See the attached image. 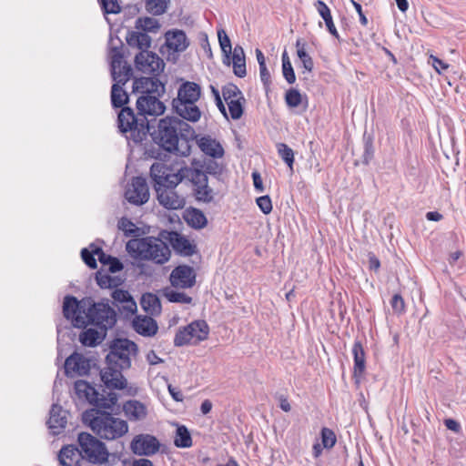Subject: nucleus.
<instances>
[{
	"mask_svg": "<svg viewBox=\"0 0 466 466\" xmlns=\"http://www.w3.org/2000/svg\"><path fill=\"white\" fill-rule=\"evenodd\" d=\"M257 205L260 208V210L265 214L268 215L272 211V202L269 196L265 195L261 196L257 198L256 200Z\"/></svg>",
	"mask_w": 466,
	"mask_h": 466,
	"instance_id": "obj_53",
	"label": "nucleus"
},
{
	"mask_svg": "<svg viewBox=\"0 0 466 466\" xmlns=\"http://www.w3.org/2000/svg\"><path fill=\"white\" fill-rule=\"evenodd\" d=\"M67 412L58 404H53L46 422L52 435L56 436L64 431L67 424Z\"/></svg>",
	"mask_w": 466,
	"mask_h": 466,
	"instance_id": "obj_19",
	"label": "nucleus"
},
{
	"mask_svg": "<svg viewBox=\"0 0 466 466\" xmlns=\"http://www.w3.org/2000/svg\"><path fill=\"white\" fill-rule=\"evenodd\" d=\"M159 97L154 95L140 96L137 100V114L131 107L121 109L117 115L119 131L123 134L129 132V138L136 144L145 140L150 131L147 116H159L166 110Z\"/></svg>",
	"mask_w": 466,
	"mask_h": 466,
	"instance_id": "obj_2",
	"label": "nucleus"
},
{
	"mask_svg": "<svg viewBox=\"0 0 466 466\" xmlns=\"http://www.w3.org/2000/svg\"><path fill=\"white\" fill-rule=\"evenodd\" d=\"M150 60L151 59H149V58L147 59V57L142 59V61L137 60V55L135 57V63H136L137 68L144 73H148Z\"/></svg>",
	"mask_w": 466,
	"mask_h": 466,
	"instance_id": "obj_62",
	"label": "nucleus"
},
{
	"mask_svg": "<svg viewBox=\"0 0 466 466\" xmlns=\"http://www.w3.org/2000/svg\"><path fill=\"white\" fill-rule=\"evenodd\" d=\"M149 77L136 78L133 82V92L141 93L146 95V87H147V81Z\"/></svg>",
	"mask_w": 466,
	"mask_h": 466,
	"instance_id": "obj_54",
	"label": "nucleus"
},
{
	"mask_svg": "<svg viewBox=\"0 0 466 466\" xmlns=\"http://www.w3.org/2000/svg\"><path fill=\"white\" fill-rule=\"evenodd\" d=\"M160 237L167 241L175 252L180 256L189 257L197 251L196 245L177 231H162Z\"/></svg>",
	"mask_w": 466,
	"mask_h": 466,
	"instance_id": "obj_14",
	"label": "nucleus"
},
{
	"mask_svg": "<svg viewBox=\"0 0 466 466\" xmlns=\"http://www.w3.org/2000/svg\"><path fill=\"white\" fill-rule=\"evenodd\" d=\"M176 187L171 185L156 191L159 204L167 209H180L185 206V198L177 192Z\"/></svg>",
	"mask_w": 466,
	"mask_h": 466,
	"instance_id": "obj_17",
	"label": "nucleus"
},
{
	"mask_svg": "<svg viewBox=\"0 0 466 466\" xmlns=\"http://www.w3.org/2000/svg\"><path fill=\"white\" fill-rule=\"evenodd\" d=\"M108 265V271L111 273H116L123 269V263L116 257H113V259L110 260Z\"/></svg>",
	"mask_w": 466,
	"mask_h": 466,
	"instance_id": "obj_59",
	"label": "nucleus"
},
{
	"mask_svg": "<svg viewBox=\"0 0 466 466\" xmlns=\"http://www.w3.org/2000/svg\"><path fill=\"white\" fill-rule=\"evenodd\" d=\"M95 253L102 265H107L113 259L111 255L106 254L101 248H95Z\"/></svg>",
	"mask_w": 466,
	"mask_h": 466,
	"instance_id": "obj_58",
	"label": "nucleus"
},
{
	"mask_svg": "<svg viewBox=\"0 0 466 466\" xmlns=\"http://www.w3.org/2000/svg\"><path fill=\"white\" fill-rule=\"evenodd\" d=\"M170 5V0H145L146 10L153 15L165 14Z\"/></svg>",
	"mask_w": 466,
	"mask_h": 466,
	"instance_id": "obj_36",
	"label": "nucleus"
},
{
	"mask_svg": "<svg viewBox=\"0 0 466 466\" xmlns=\"http://www.w3.org/2000/svg\"><path fill=\"white\" fill-rule=\"evenodd\" d=\"M112 298L114 299V300L116 301H118V302H121V303H126L129 299H131V295L129 294L128 291L127 290H123V289H115L113 292H112Z\"/></svg>",
	"mask_w": 466,
	"mask_h": 466,
	"instance_id": "obj_56",
	"label": "nucleus"
},
{
	"mask_svg": "<svg viewBox=\"0 0 466 466\" xmlns=\"http://www.w3.org/2000/svg\"><path fill=\"white\" fill-rule=\"evenodd\" d=\"M174 443L178 448H189L192 445L191 435L187 427H177Z\"/></svg>",
	"mask_w": 466,
	"mask_h": 466,
	"instance_id": "obj_39",
	"label": "nucleus"
},
{
	"mask_svg": "<svg viewBox=\"0 0 466 466\" xmlns=\"http://www.w3.org/2000/svg\"><path fill=\"white\" fill-rule=\"evenodd\" d=\"M285 102L289 107H297L302 102V96L296 88H289L285 94Z\"/></svg>",
	"mask_w": 466,
	"mask_h": 466,
	"instance_id": "obj_46",
	"label": "nucleus"
},
{
	"mask_svg": "<svg viewBox=\"0 0 466 466\" xmlns=\"http://www.w3.org/2000/svg\"><path fill=\"white\" fill-rule=\"evenodd\" d=\"M390 306L396 314H402L405 311V302L400 294H395L391 298Z\"/></svg>",
	"mask_w": 466,
	"mask_h": 466,
	"instance_id": "obj_51",
	"label": "nucleus"
},
{
	"mask_svg": "<svg viewBox=\"0 0 466 466\" xmlns=\"http://www.w3.org/2000/svg\"><path fill=\"white\" fill-rule=\"evenodd\" d=\"M136 28L143 32L156 33L160 28L159 22L154 17H139L136 21Z\"/></svg>",
	"mask_w": 466,
	"mask_h": 466,
	"instance_id": "obj_37",
	"label": "nucleus"
},
{
	"mask_svg": "<svg viewBox=\"0 0 466 466\" xmlns=\"http://www.w3.org/2000/svg\"><path fill=\"white\" fill-rule=\"evenodd\" d=\"M252 179H253V185L257 191L263 192L264 191V186L262 182V178L260 174L258 171L252 172Z\"/></svg>",
	"mask_w": 466,
	"mask_h": 466,
	"instance_id": "obj_61",
	"label": "nucleus"
},
{
	"mask_svg": "<svg viewBox=\"0 0 466 466\" xmlns=\"http://www.w3.org/2000/svg\"><path fill=\"white\" fill-rule=\"evenodd\" d=\"M163 239L151 236L134 238L127 242L126 250L134 259L148 260L163 265L171 257V250Z\"/></svg>",
	"mask_w": 466,
	"mask_h": 466,
	"instance_id": "obj_5",
	"label": "nucleus"
},
{
	"mask_svg": "<svg viewBox=\"0 0 466 466\" xmlns=\"http://www.w3.org/2000/svg\"><path fill=\"white\" fill-rule=\"evenodd\" d=\"M131 451L139 456H151L156 454L160 448L158 440L150 434L137 435L131 441Z\"/></svg>",
	"mask_w": 466,
	"mask_h": 466,
	"instance_id": "obj_15",
	"label": "nucleus"
},
{
	"mask_svg": "<svg viewBox=\"0 0 466 466\" xmlns=\"http://www.w3.org/2000/svg\"><path fill=\"white\" fill-rule=\"evenodd\" d=\"M209 328L205 320H195L179 329L176 333L174 344L181 347L187 344H198L208 339Z\"/></svg>",
	"mask_w": 466,
	"mask_h": 466,
	"instance_id": "obj_12",
	"label": "nucleus"
},
{
	"mask_svg": "<svg viewBox=\"0 0 466 466\" xmlns=\"http://www.w3.org/2000/svg\"><path fill=\"white\" fill-rule=\"evenodd\" d=\"M90 370V360L84 355L74 352L65 361V372L67 376H85Z\"/></svg>",
	"mask_w": 466,
	"mask_h": 466,
	"instance_id": "obj_18",
	"label": "nucleus"
},
{
	"mask_svg": "<svg viewBox=\"0 0 466 466\" xmlns=\"http://www.w3.org/2000/svg\"><path fill=\"white\" fill-rule=\"evenodd\" d=\"M99 2L105 14H118L121 12L117 0H100Z\"/></svg>",
	"mask_w": 466,
	"mask_h": 466,
	"instance_id": "obj_48",
	"label": "nucleus"
},
{
	"mask_svg": "<svg viewBox=\"0 0 466 466\" xmlns=\"http://www.w3.org/2000/svg\"><path fill=\"white\" fill-rule=\"evenodd\" d=\"M127 200L134 205L140 206L147 202L149 189L147 180L142 177H133L131 184L125 192Z\"/></svg>",
	"mask_w": 466,
	"mask_h": 466,
	"instance_id": "obj_13",
	"label": "nucleus"
},
{
	"mask_svg": "<svg viewBox=\"0 0 466 466\" xmlns=\"http://www.w3.org/2000/svg\"><path fill=\"white\" fill-rule=\"evenodd\" d=\"M218 37L222 53L225 56L224 64L230 65L229 56L232 53V46L229 37L223 29L218 30Z\"/></svg>",
	"mask_w": 466,
	"mask_h": 466,
	"instance_id": "obj_38",
	"label": "nucleus"
},
{
	"mask_svg": "<svg viewBox=\"0 0 466 466\" xmlns=\"http://www.w3.org/2000/svg\"><path fill=\"white\" fill-rule=\"evenodd\" d=\"M222 96L224 100L228 103L230 100L243 99V94L240 89L234 84H227L222 87Z\"/></svg>",
	"mask_w": 466,
	"mask_h": 466,
	"instance_id": "obj_45",
	"label": "nucleus"
},
{
	"mask_svg": "<svg viewBox=\"0 0 466 466\" xmlns=\"http://www.w3.org/2000/svg\"><path fill=\"white\" fill-rule=\"evenodd\" d=\"M277 148L279 156L289 166L290 171L292 172L294 164V151L284 143L278 144Z\"/></svg>",
	"mask_w": 466,
	"mask_h": 466,
	"instance_id": "obj_43",
	"label": "nucleus"
},
{
	"mask_svg": "<svg viewBox=\"0 0 466 466\" xmlns=\"http://www.w3.org/2000/svg\"><path fill=\"white\" fill-rule=\"evenodd\" d=\"M127 43L129 46L137 47L141 52H147L151 46V37L146 32L130 31L126 36Z\"/></svg>",
	"mask_w": 466,
	"mask_h": 466,
	"instance_id": "obj_25",
	"label": "nucleus"
},
{
	"mask_svg": "<svg viewBox=\"0 0 466 466\" xmlns=\"http://www.w3.org/2000/svg\"><path fill=\"white\" fill-rule=\"evenodd\" d=\"M117 402V396L114 392H109L107 394V398L101 395V398L98 397V400L96 401V405L103 407V408H111L112 406L116 405Z\"/></svg>",
	"mask_w": 466,
	"mask_h": 466,
	"instance_id": "obj_52",
	"label": "nucleus"
},
{
	"mask_svg": "<svg viewBox=\"0 0 466 466\" xmlns=\"http://www.w3.org/2000/svg\"><path fill=\"white\" fill-rule=\"evenodd\" d=\"M314 6L319 15L325 21L328 31L335 36L337 39L339 38V35L333 23L332 15L329 7L321 0H318L314 3Z\"/></svg>",
	"mask_w": 466,
	"mask_h": 466,
	"instance_id": "obj_28",
	"label": "nucleus"
},
{
	"mask_svg": "<svg viewBox=\"0 0 466 466\" xmlns=\"http://www.w3.org/2000/svg\"><path fill=\"white\" fill-rule=\"evenodd\" d=\"M198 146L200 150L214 158H220L224 156V149L219 142L209 136H205L198 140Z\"/></svg>",
	"mask_w": 466,
	"mask_h": 466,
	"instance_id": "obj_22",
	"label": "nucleus"
},
{
	"mask_svg": "<svg viewBox=\"0 0 466 466\" xmlns=\"http://www.w3.org/2000/svg\"><path fill=\"white\" fill-rule=\"evenodd\" d=\"M123 410L130 420H140L147 415L144 404L136 400L127 401L124 404Z\"/></svg>",
	"mask_w": 466,
	"mask_h": 466,
	"instance_id": "obj_27",
	"label": "nucleus"
},
{
	"mask_svg": "<svg viewBox=\"0 0 466 466\" xmlns=\"http://www.w3.org/2000/svg\"><path fill=\"white\" fill-rule=\"evenodd\" d=\"M374 157V147L370 137L364 138V152L362 155V162L368 165Z\"/></svg>",
	"mask_w": 466,
	"mask_h": 466,
	"instance_id": "obj_49",
	"label": "nucleus"
},
{
	"mask_svg": "<svg viewBox=\"0 0 466 466\" xmlns=\"http://www.w3.org/2000/svg\"><path fill=\"white\" fill-rule=\"evenodd\" d=\"M369 258V268L373 271H378L380 267V262L379 258L372 253L370 252L368 254Z\"/></svg>",
	"mask_w": 466,
	"mask_h": 466,
	"instance_id": "obj_63",
	"label": "nucleus"
},
{
	"mask_svg": "<svg viewBox=\"0 0 466 466\" xmlns=\"http://www.w3.org/2000/svg\"><path fill=\"white\" fill-rule=\"evenodd\" d=\"M259 75L265 88L268 89L269 87V85L271 84V80L270 73L268 70L266 65H262V66H259Z\"/></svg>",
	"mask_w": 466,
	"mask_h": 466,
	"instance_id": "obj_57",
	"label": "nucleus"
},
{
	"mask_svg": "<svg viewBox=\"0 0 466 466\" xmlns=\"http://www.w3.org/2000/svg\"><path fill=\"white\" fill-rule=\"evenodd\" d=\"M147 57V59L150 60L149 64V69L148 74H153L155 76L158 75L160 72L163 71L165 67L164 61L156 54L153 52H139L137 54V60H141Z\"/></svg>",
	"mask_w": 466,
	"mask_h": 466,
	"instance_id": "obj_33",
	"label": "nucleus"
},
{
	"mask_svg": "<svg viewBox=\"0 0 466 466\" xmlns=\"http://www.w3.org/2000/svg\"><path fill=\"white\" fill-rule=\"evenodd\" d=\"M84 419L86 421H89L92 431L101 439L116 440L128 431L126 420L116 418L108 412H96V416L86 413Z\"/></svg>",
	"mask_w": 466,
	"mask_h": 466,
	"instance_id": "obj_8",
	"label": "nucleus"
},
{
	"mask_svg": "<svg viewBox=\"0 0 466 466\" xmlns=\"http://www.w3.org/2000/svg\"><path fill=\"white\" fill-rule=\"evenodd\" d=\"M117 228L119 230L124 232L126 237L137 238L140 234V229L137 228L130 219L127 218H121L118 220Z\"/></svg>",
	"mask_w": 466,
	"mask_h": 466,
	"instance_id": "obj_41",
	"label": "nucleus"
},
{
	"mask_svg": "<svg viewBox=\"0 0 466 466\" xmlns=\"http://www.w3.org/2000/svg\"><path fill=\"white\" fill-rule=\"evenodd\" d=\"M337 439L334 431L329 428H322L321 430V442L322 446L326 449H331L336 444Z\"/></svg>",
	"mask_w": 466,
	"mask_h": 466,
	"instance_id": "obj_47",
	"label": "nucleus"
},
{
	"mask_svg": "<svg viewBox=\"0 0 466 466\" xmlns=\"http://www.w3.org/2000/svg\"><path fill=\"white\" fill-rule=\"evenodd\" d=\"M185 181L191 183L192 195L197 201L210 203L214 200V190L208 186V177L204 171L187 167Z\"/></svg>",
	"mask_w": 466,
	"mask_h": 466,
	"instance_id": "obj_11",
	"label": "nucleus"
},
{
	"mask_svg": "<svg viewBox=\"0 0 466 466\" xmlns=\"http://www.w3.org/2000/svg\"><path fill=\"white\" fill-rule=\"evenodd\" d=\"M147 360L150 365H157L164 361L153 350L147 354Z\"/></svg>",
	"mask_w": 466,
	"mask_h": 466,
	"instance_id": "obj_64",
	"label": "nucleus"
},
{
	"mask_svg": "<svg viewBox=\"0 0 466 466\" xmlns=\"http://www.w3.org/2000/svg\"><path fill=\"white\" fill-rule=\"evenodd\" d=\"M354 359L353 377L358 382L366 369V359L363 346L360 341H355L352 347Z\"/></svg>",
	"mask_w": 466,
	"mask_h": 466,
	"instance_id": "obj_24",
	"label": "nucleus"
},
{
	"mask_svg": "<svg viewBox=\"0 0 466 466\" xmlns=\"http://www.w3.org/2000/svg\"><path fill=\"white\" fill-rule=\"evenodd\" d=\"M164 296L169 302L173 303L190 304L192 302L191 297L184 292H179L170 288L164 289Z\"/></svg>",
	"mask_w": 466,
	"mask_h": 466,
	"instance_id": "obj_40",
	"label": "nucleus"
},
{
	"mask_svg": "<svg viewBox=\"0 0 466 466\" xmlns=\"http://www.w3.org/2000/svg\"><path fill=\"white\" fill-rule=\"evenodd\" d=\"M233 72L238 77H244L247 75L245 52L242 46H236L232 52Z\"/></svg>",
	"mask_w": 466,
	"mask_h": 466,
	"instance_id": "obj_30",
	"label": "nucleus"
},
{
	"mask_svg": "<svg viewBox=\"0 0 466 466\" xmlns=\"http://www.w3.org/2000/svg\"><path fill=\"white\" fill-rule=\"evenodd\" d=\"M140 305L142 309L148 314H159L161 311V303L158 297L152 293L142 295Z\"/></svg>",
	"mask_w": 466,
	"mask_h": 466,
	"instance_id": "obj_32",
	"label": "nucleus"
},
{
	"mask_svg": "<svg viewBox=\"0 0 466 466\" xmlns=\"http://www.w3.org/2000/svg\"><path fill=\"white\" fill-rule=\"evenodd\" d=\"M134 330L144 337H153L158 330L157 321L149 316L137 315L132 320Z\"/></svg>",
	"mask_w": 466,
	"mask_h": 466,
	"instance_id": "obj_20",
	"label": "nucleus"
},
{
	"mask_svg": "<svg viewBox=\"0 0 466 466\" xmlns=\"http://www.w3.org/2000/svg\"><path fill=\"white\" fill-rule=\"evenodd\" d=\"M63 315L71 320L75 328L85 329L94 325L106 331L115 326L116 313L108 303L96 302L92 298H83L78 300L76 297L67 295L64 298Z\"/></svg>",
	"mask_w": 466,
	"mask_h": 466,
	"instance_id": "obj_1",
	"label": "nucleus"
},
{
	"mask_svg": "<svg viewBox=\"0 0 466 466\" xmlns=\"http://www.w3.org/2000/svg\"><path fill=\"white\" fill-rule=\"evenodd\" d=\"M165 84L162 83L157 77H149L147 81V87H146V95H154L162 96L165 94Z\"/></svg>",
	"mask_w": 466,
	"mask_h": 466,
	"instance_id": "obj_42",
	"label": "nucleus"
},
{
	"mask_svg": "<svg viewBox=\"0 0 466 466\" xmlns=\"http://www.w3.org/2000/svg\"><path fill=\"white\" fill-rule=\"evenodd\" d=\"M58 460L63 466H81L82 461H85L78 445L74 444L62 447L58 453Z\"/></svg>",
	"mask_w": 466,
	"mask_h": 466,
	"instance_id": "obj_21",
	"label": "nucleus"
},
{
	"mask_svg": "<svg viewBox=\"0 0 466 466\" xmlns=\"http://www.w3.org/2000/svg\"><path fill=\"white\" fill-rule=\"evenodd\" d=\"M245 102L246 99L243 96V99L238 98L235 100H230L227 103L232 119L238 120L243 116Z\"/></svg>",
	"mask_w": 466,
	"mask_h": 466,
	"instance_id": "obj_44",
	"label": "nucleus"
},
{
	"mask_svg": "<svg viewBox=\"0 0 466 466\" xmlns=\"http://www.w3.org/2000/svg\"><path fill=\"white\" fill-rule=\"evenodd\" d=\"M187 167L168 166L162 162H156L150 167V177L154 181L156 191L169 186H177L185 181Z\"/></svg>",
	"mask_w": 466,
	"mask_h": 466,
	"instance_id": "obj_10",
	"label": "nucleus"
},
{
	"mask_svg": "<svg viewBox=\"0 0 466 466\" xmlns=\"http://www.w3.org/2000/svg\"><path fill=\"white\" fill-rule=\"evenodd\" d=\"M137 352V345L128 339L112 341L106 357V367L100 370L101 380L106 388L123 390L127 387L122 371L131 367V357H136Z\"/></svg>",
	"mask_w": 466,
	"mask_h": 466,
	"instance_id": "obj_3",
	"label": "nucleus"
},
{
	"mask_svg": "<svg viewBox=\"0 0 466 466\" xmlns=\"http://www.w3.org/2000/svg\"><path fill=\"white\" fill-rule=\"evenodd\" d=\"M350 2L352 4V5L354 6L355 10L357 11L359 16H360V22L362 25H368V19L366 17V15H364L363 11H362V7H361V5L354 0H350Z\"/></svg>",
	"mask_w": 466,
	"mask_h": 466,
	"instance_id": "obj_60",
	"label": "nucleus"
},
{
	"mask_svg": "<svg viewBox=\"0 0 466 466\" xmlns=\"http://www.w3.org/2000/svg\"><path fill=\"white\" fill-rule=\"evenodd\" d=\"M169 280L172 287L189 289L196 283V274L192 267L179 265L172 270Z\"/></svg>",
	"mask_w": 466,
	"mask_h": 466,
	"instance_id": "obj_16",
	"label": "nucleus"
},
{
	"mask_svg": "<svg viewBox=\"0 0 466 466\" xmlns=\"http://www.w3.org/2000/svg\"><path fill=\"white\" fill-rule=\"evenodd\" d=\"M166 43L169 49L176 52L185 51L189 43L187 35L182 30H173L166 33Z\"/></svg>",
	"mask_w": 466,
	"mask_h": 466,
	"instance_id": "obj_23",
	"label": "nucleus"
},
{
	"mask_svg": "<svg viewBox=\"0 0 466 466\" xmlns=\"http://www.w3.org/2000/svg\"><path fill=\"white\" fill-rule=\"evenodd\" d=\"M150 136L164 150L187 156L190 150L188 143L196 138V131L181 117L166 116L158 121Z\"/></svg>",
	"mask_w": 466,
	"mask_h": 466,
	"instance_id": "obj_4",
	"label": "nucleus"
},
{
	"mask_svg": "<svg viewBox=\"0 0 466 466\" xmlns=\"http://www.w3.org/2000/svg\"><path fill=\"white\" fill-rule=\"evenodd\" d=\"M96 254L95 253V248L93 250H89L87 248H83L81 250V258L83 261L90 268H96L97 263L96 259L95 258Z\"/></svg>",
	"mask_w": 466,
	"mask_h": 466,
	"instance_id": "obj_50",
	"label": "nucleus"
},
{
	"mask_svg": "<svg viewBox=\"0 0 466 466\" xmlns=\"http://www.w3.org/2000/svg\"><path fill=\"white\" fill-rule=\"evenodd\" d=\"M74 388L79 398H85L90 403H95L96 405L99 393L89 383L82 380H76Z\"/></svg>",
	"mask_w": 466,
	"mask_h": 466,
	"instance_id": "obj_26",
	"label": "nucleus"
},
{
	"mask_svg": "<svg viewBox=\"0 0 466 466\" xmlns=\"http://www.w3.org/2000/svg\"><path fill=\"white\" fill-rule=\"evenodd\" d=\"M97 285L101 289H113L121 285L122 280L118 277H112L103 269H99L95 274Z\"/></svg>",
	"mask_w": 466,
	"mask_h": 466,
	"instance_id": "obj_34",
	"label": "nucleus"
},
{
	"mask_svg": "<svg viewBox=\"0 0 466 466\" xmlns=\"http://www.w3.org/2000/svg\"><path fill=\"white\" fill-rule=\"evenodd\" d=\"M77 445L85 461L96 465H108L110 453L104 442L91 433L82 431L77 435Z\"/></svg>",
	"mask_w": 466,
	"mask_h": 466,
	"instance_id": "obj_9",
	"label": "nucleus"
},
{
	"mask_svg": "<svg viewBox=\"0 0 466 466\" xmlns=\"http://www.w3.org/2000/svg\"><path fill=\"white\" fill-rule=\"evenodd\" d=\"M306 43L300 38L296 41L297 55L301 61L303 67L307 71L311 72L314 68V63L311 56L306 51Z\"/></svg>",
	"mask_w": 466,
	"mask_h": 466,
	"instance_id": "obj_35",
	"label": "nucleus"
},
{
	"mask_svg": "<svg viewBox=\"0 0 466 466\" xmlns=\"http://www.w3.org/2000/svg\"><path fill=\"white\" fill-rule=\"evenodd\" d=\"M111 76L114 84L111 87V105L114 108L123 109L129 101L128 94L123 86L133 76V68L123 59V54L118 47L111 49Z\"/></svg>",
	"mask_w": 466,
	"mask_h": 466,
	"instance_id": "obj_6",
	"label": "nucleus"
},
{
	"mask_svg": "<svg viewBox=\"0 0 466 466\" xmlns=\"http://www.w3.org/2000/svg\"><path fill=\"white\" fill-rule=\"evenodd\" d=\"M201 96V86L191 81H184L177 89V96L172 100V107L179 117L198 122L202 115L196 105Z\"/></svg>",
	"mask_w": 466,
	"mask_h": 466,
	"instance_id": "obj_7",
	"label": "nucleus"
},
{
	"mask_svg": "<svg viewBox=\"0 0 466 466\" xmlns=\"http://www.w3.org/2000/svg\"><path fill=\"white\" fill-rule=\"evenodd\" d=\"M282 74L285 78V80L289 84H293L296 81V75L294 72V69L292 67V65H282Z\"/></svg>",
	"mask_w": 466,
	"mask_h": 466,
	"instance_id": "obj_55",
	"label": "nucleus"
},
{
	"mask_svg": "<svg viewBox=\"0 0 466 466\" xmlns=\"http://www.w3.org/2000/svg\"><path fill=\"white\" fill-rule=\"evenodd\" d=\"M106 336V331H98L95 329H86L79 335V341L87 347H95L98 345Z\"/></svg>",
	"mask_w": 466,
	"mask_h": 466,
	"instance_id": "obj_31",
	"label": "nucleus"
},
{
	"mask_svg": "<svg viewBox=\"0 0 466 466\" xmlns=\"http://www.w3.org/2000/svg\"><path fill=\"white\" fill-rule=\"evenodd\" d=\"M184 218L187 223L193 228L200 229L207 226L208 220L204 213L195 208L186 210Z\"/></svg>",
	"mask_w": 466,
	"mask_h": 466,
	"instance_id": "obj_29",
	"label": "nucleus"
}]
</instances>
